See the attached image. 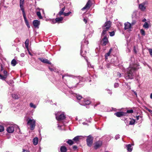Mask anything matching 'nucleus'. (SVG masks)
<instances>
[{
    "mask_svg": "<svg viewBox=\"0 0 152 152\" xmlns=\"http://www.w3.org/2000/svg\"><path fill=\"white\" fill-rule=\"evenodd\" d=\"M93 32L94 31L91 27H90L88 28H86L85 34H84L85 37H86L87 38L91 37L92 36Z\"/></svg>",
    "mask_w": 152,
    "mask_h": 152,
    "instance_id": "9",
    "label": "nucleus"
},
{
    "mask_svg": "<svg viewBox=\"0 0 152 152\" xmlns=\"http://www.w3.org/2000/svg\"><path fill=\"white\" fill-rule=\"evenodd\" d=\"M49 69H50V70L52 72H56V69L54 67L51 68L49 67Z\"/></svg>",
    "mask_w": 152,
    "mask_h": 152,
    "instance_id": "33",
    "label": "nucleus"
},
{
    "mask_svg": "<svg viewBox=\"0 0 152 152\" xmlns=\"http://www.w3.org/2000/svg\"><path fill=\"white\" fill-rule=\"evenodd\" d=\"M83 101L84 103H83V104H82V105L84 106L87 105L86 107L87 108H88V105L91 103V101L88 99H85Z\"/></svg>",
    "mask_w": 152,
    "mask_h": 152,
    "instance_id": "17",
    "label": "nucleus"
},
{
    "mask_svg": "<svg viewBox=\"0 0 152 152\" xmlns=\"http://www.w3.org/2000/svg\"><path fill=\"white\" fill-rule=\"evenodd\" d=\"M38 139L37 137L34 138L33 140V144L36 145L38 144Z\"/></svg>",
    "mask_w": 152,
    "mask_h": 152,
    "instance_id": "24",
    "label": "nucleus"
},
{
    "mask_svg": "<svg viewBox=\"0 0 152 152\" xmlns=\"http://www.w3.org/2000/svg\"><path fill=\"white\" fill-rule=\"evenodd\" d=\"M50 22L51 23H52V24H55L56 23V19H51L50 20Z\"/></svg>",
    "mask_w": 152,
    "mask_h": 152,
    "instance_id": "39",
    "label": "nucleus"
},
{
    "mask_svg": "<svg viewBox=\"0 0 152 152\" xmlns=\"http://www.w3.org/2000/svg\"><path fill=\"white\" fill-rule=\"evenodd\" d=\"M69 93L70 94L73 95V96L77 98V99L78 100H80L82 98V96H81L79 94H77L75 93L72 91H70Z\"/></svg>",
    "mask_w": 152,
    "mask_h": 152,
    "instance_id": "15",
    "label": "nucleus"
},
{
    "mask_svg": "<svg viewBox=\"0 0 152 152\" xmlns=\"http://www.w3.org/2000/svg\"><path fill=\"white\" fill-rule=\"evenodd\" d=\"M33 23L35 28H39V26L40 24V21L38 20H36L33 21Z\"/></svg>",
    "mask_w": 152,
    "mask_h": 152,
    "instance_id": "18",
    "label": "nucleus"
},
{
    "mask_svg": "<svg viewBox=\"0 0 152 152\" xmlns=\"http://www.w3.org/2000/svg\"><path fill=\"white\" fill-rule=\"evenodd\" d=\"M22 152H29L28 150L23 149V151Z\"/></svg>",
    "mask_w": 152,
    "mask_h": 152,
    "instance_id": "63",
    "label": "nucleus"
},
{
    "mask_svg": "<svg viewBox=\"0 0 152 152\" xmlns=\"http://www.w3.org/2000/svg\"><path fill=\"white\" fill-rule=\"evenodd\" d=\"M143 27L145 28H149L148 24V23L147 22H145L144 23L143 26Z\"/></svg>",
    "mask_w": 152,
    "mask_h": 152,
    "instance_id": "36",
    "label": "nucleus"
},
{
    "mask_svg": "<svg viewBox=\"0 0 152 152\" xmlns=\"http://www.w3.org/2000/svg\"><path fill=\"white\" fill-rule=\"evenodd\" d=\"M82 137V136H77L75 137L73 139V140L75 141H78L79 140L81 139V138Z\"/></svg>",
    "mask_w": 152,
    "mask_h": 152,
    "instance_id": "26",
    "label": "nucleus"
},
{
    "mask_svg": "<svg viewBox=\"0 0 152 152\" xmlns=\"http://www.w3.org/2000/svg\"><path fill=\"white\" fill-rule=\"evenodd\" d=\"M11 64L12 66H15L17 64V62L16 60L14 59L12 61Z\"/></svg>",
    "mask_w": 152,
    "mask_h": 152,
    "instance_id": "30",
    "label": "nucleus"
},
{
    "mask_svg": "<svg viewBox=\"0 0 152 152\" xmlns=\"http://www.w3.org/2000/svg\"><path fill=\"white\" fill-rule=\"evenodd\" d=\"M37 15L38 17L40 19L42 18V17L41 15V13L39 11H38L37 12Z\"/></svg>",
    "mask_w": 152,
    "mask_h": 152,
    "instance_id": "31",
    "label": "nucleus"
},
{
    "mask_svg": "<svg viewBox=\"0 0 152 152\" xmlns=\"http://www.w3.org/2000/svg\"><path fill=\"white\" fill-rule=\"evenodd\" d=\"M6 131L8 133H13L14 132L19 133L20 132V129L19 126L15 124L10 125L7 127Z\"/></svg>",
    "mask_w": 152,
    "mask_h": 152,
    "instance_id": "3",
    "label": "nucleus"
},
{
    "mask_svg": "<svg viewBox=\"0 0 152 152\" xmlns=\"http://www.w3.org/2000/svg\"><path fill=\"white\" fill-rule=\"evenodd\" d=\"M91 1L89 0L87 2L85 6L81 10H84L85 9L89 8L91 7Z\"/></svg>",
    "mask_w": 152,
    "mask_h": 152,
    "instance_id": "16",
    "label": "nucleus"
},
{
    "mask_svg": "<svg viewBox=\"0 0 152 152\" xmlns=\"http://www.w3.org/2000/svg\"><path fill=\"white\" fill-rule=\"evenodd\" d=\"M148 50L150 55L152 57V49L151 48L149 49Z\"/></svg>",
    "mask_w": 152,
    "mask_h": 152,
    "instance_id": "51",
    "label": "nucleus"
},
{
    "mask_svg": "<svg viewBox=\"0 0 152 152\" xmlns=\"http://www.w3.org/2000/svg\"><path fill=\"white\" fill-rule=\"evenodd\" d=\"M145 3H143L140 4L139 6V8L142 11H144L146 9V7L145 6Z\"/></svg>",
    "mask_w": 152,
    "mask_h": 152,
    "instance_id": "21",
    "label": "nucleus"
},
{
    "mask_svg": "<svg viewBox=\"0 0 152 152\" xmlns=\"http://www.w3.org/2000/svg\"><path fill=\"white\" fill-rule=\"evenodd\" d=\"M83 42L84 43H85L83 44V42H82V45L81 47V50H80V55L83 57H85L86 54V51L84 50L83 49V47L84 45H86V46H87V45L88 44V41H86L85 40H84Z\"/></svg>",
    "mask_w": 152,
    "mask_h": 152,
    "instance_id": "8",
    "label": "nucleus"
},
{
    "mask_svg": "<svg viewBox=\"0 0 152 152\" xmlns=\"http://www.w3.org/2000/svg\"><path fill=\"white\" fill-rule=\"evenodd\" d=\"M82 124L86 126H88L89 125L86 122H84Z\"/></svg>",
    "mask_w": 152,
    "mask_h": 152,
    "instance_id": "53",
    "label": "nucleus"
},
{
    "mask_svg": "<svg viewBox=\"0 0 152 152\" xmlns=\"http://www.w3.org/2000/svg\"><path fill=\"white\" fill-rule=\"evenodd\" d=\"M133 110H127L126 112H125V113H126V115L127 114V113H133Z\"/></svg>",
    "mask_w": 152,
    "mask_h": 152,
    "instance_id": "42",
    "label": "nucleus"
},
{
    "mask_svg": "<svg viewBox=\"0 0 152 152\" xmlns=\"http://www.w3.org/2000/svg\"><path fill=\"white\" fill-rule=\"evenodd\" d=\"M112 51V49L110 48V50H109V52H108V53H109V54H110L111 52Z\"/></svg>",
    "mask_w": 152,
    "mask_h": 152,
    "instance_id": "62",
    "label": "nucleus"
},
{
    "mask_svg": "<svg viewBox=\"0 0 152 152\" xmlns=\"http://www.w3.org/2000/svg\"><path fill=\"white\" fill-rule=\"evenodd\" d=\"M77 78L79 80V83H77L75 86H72L70 84L68 85L67 86L69 88H75L78 85H80L81 86H80V87L83 86V82L85 81V79L83 77L80 76L77 77Z\"/></svg>",
    "mask_w": 152,
    "mask_h": 152,
    "instance_id": "6",
    "label": "nucleus"
},
{
    "mask_svg": "<svg viewBox=\"0 0 152 152\" xmlns=\"http://www.w3.org/2000/svg\"><path fill=\"white\" fill-rule=\"evenodd\" d=\"M119 85L118 83H115L114 85V86L115 88H117L118 87Z\"/></svg>",
    "mask_w": 152,
    "mask_h": 152,
    "instance_id": "52",
    "label": "nucleus"
},
{
    "mask_svg": "<svg viewBox=\"0 0 152 152\" xmlns=\"http://www.w3.org/2000/svg\"><path fill=\"white\" fill-rule=\"evenodd\" d=\"M4 126L0 125V132H3L4 130Z\"/></svg>",
    "mask_w": 152,
    "mask_h": 152,
    "instance_id": "40",
    "label": "nucleus"
},
{
    "mask_svg": "<svg viewBox=\"0 0 152 152\" xmlns=\"http://www.w3.org/2000/svg\"><path fill=\"white\" fill-rule=\"evenodd\" d=\"M108 42V40L106 36H105L101 41L102 45V46L105 45Z\"/></svg>",
    "mask_w": 152,
    "mask_h": 152,
    "instance_id": "13",
    "label": "nucleus"
},
{
    "mask_svg": "<svg viewBox=\"0 0 152 152\" xmlns=\"http://www.w3.org/2000/svg\"><path fill=\"white\" fill-rule=\"evenodd\" d=\"M87 64L88 67H91L92 68H93V67L91 65V64L90 63L88 62Z\"/></svg>",
    "mask_w": 152,
    "mask_h": 152,
    "instance_id": "54",
    "label": "nucleus"
},
{
    "mask_svg": "<svg viewBox=\"0 0 152 152\" xmlns=\"http://www.w3.org/2000/svg\"><path fill=\"white\" fill-rule=\"evenodd\" d=\"M12 98L15 99H18L19 98L18 96L15 94H12Z\"/></svg>",
    "mask_w": 152,
    "mask_h": 152,
    "instance_id": "32",
    "label": "nucleus"
},
{
    "mask_svg": "<svg viewBox=\"0 0 152 152\" xmlns=\"http://www.w3.org/2000/svg\"><path fill=\"white\" fill-rule=\"evenodd\" d=\"M23 18H24V20L26 24H28V22L26 19V15H23Z\"/></svg>",
    "mask_w": 152,
    "mask_h": 152,
    "instance_id": "37",
    "label": "nucleus"
},
{
    "mask_svg": "<svg viewBox=\"0 0 152 152\" xmlns=\"http://www.w3.org/2000/svg\"><path fill=\"white\" fill-rule=\"evenodd\" d=\"M3 72L4 75L0 74V79L2 80H5L8 75V74L7 72L5 70H3Z\"/></svg>",
    "mask_w": 152,
    "mask_h": 152,
    "instance_id": "12",
    "label": "nucleus"
},
{
    "mask_svg": "<svg viewBox=\"0 0 152 152\" xmlns=\"http://www.w3.org/2000/svg\"><path fill=\"white\" fill-rule=\"evenodd\" d=\"M83 21L85 23H86L87 20L86 19L84 18L83 19Z\"/></svg>",
    "mask_w": 152,
    "mask_h": 152,
    "instance_id": "58",
    "label": "nucleus"
},
{
    "mask_svg": "<svg viewBox=\"0 0 152 152\" xmlns=\"http://www.w3.org/2000/svg\"><path fill=\"white\" fill-rule=\"evenodd\" d=\"M67 142L70 145H72L73 144V141L71 140H68Z\"/></svg>",
    "mask_w": 152,
    "mask_h": 152,
    "instance_id": "35",
    "label": "nucleus"
},
{
    "mask_svg": "<svg viewBox=\"0 0 152 152\" xmlns=\"http://www.w3.org/2000/svg\"><path fill=\"white\" fill-rule=\"evenodd\" d=\"M106 91H108V94H110V95L112 94V92L111 91H110V90H109L108 89H106Z\"/></svg>",
    "mask_w": 152,
    "mask_h": 152,
    "instance_id": "49",
    "label": "nucleus"
},
{
    "mask_svg": "<svg viewBox=\"0 0 152 152\" xmlns=\"http://www.w3.org/2000/svg\"><path fill=\"white\" fill-rule=\"evenodd\" d=\"M56 120L59 121L58 124V128L59 129H64L65 126V123L62 121L64 120L66 118L65 113L63 112H58L55 114Z\"/></svg>",
    "mask_w": 152,
    "mask_h": 152,
    "instance_id": "2",
    "label": "nucleus"
},
{
    "mask_svg": "<svg viewBox=\"0 0 152 152\" xmlns=\"http://www.w3.org/2000/svg\"><path fill=\"white\" fill-rule=\"evenodd\" d=\"M124 29L125 30L131 28V24L127 22L124 23Z\"/></svg>",
    "mask_w": 152,
    "mask_h": 152,
    "instance_id": "22",
    "label": "nucleus"
},
{
    "mask_svg": "<svg viewBox=\"0 0 152 152\" xmlns=\"http://www.w3.org/2000/svg\"><path fill=\"white\" fill-rule=\"evenodd\" d=\"M20 10L22 12L23 16L26 15L24 9L23 5H20Z\"/></svg>",
    "mask_w": 152,
    "mask_h": 152,
    "instance_id": "27",
    "label": "nucleus"
},
{
    "mask_svg": "<svg viewBox=\"0 0 152 152\" xmlns=\"http://www.w3.org/2000/svg\"><path fill=\"white\" fill-rule=\"evenodd\" d=\"M139 12L136 10L133 12L132 17L133 18H137L138 17Z\"/></svg>",
    "mask_w": 152,
    "mask_h": 152,
    "instance_id": "19",
    "label": "nucleus"
},
{
    "mask_svg": "<svg viewBox=\"0 0 152 152\" xmlns=\"http://www.w3.org/2000/svg\"><path fill=\"white\" fill-rule=\"evenodd\" d=\"M114 115L117 117H120L122 116H126V113H125L123 112H117L115 113Z\"/></svg>",
    "mask_w": 152,
    "mask_h": 152,
    "instance_id": "14",
    "label": "nucleus"
},
{
    "mask_svg": "<svg viewBox=\"0 0 152 152\" xmlns=\"http://www.w3.org/2000/svg\"><path fill=\"white\" fill-rule=\"evenodd\" d=\"M108 32L110 33V36H113L115 35V32L114 31L111 32Z\"/></svg>",
    "mask_w": 152,
    "mask_h": 152,
    "instance_id": "44",
    "label": "nucleus"
},
{
    "mask_svg": "<svg viewBox=\"0 0 152 152\" xmlns=\"http://www.w3.org/2000/svg\"><path fill=\"white\" fill-rule=\"evenodd\" d=\"M27 121L28 125L29 126L31 130H33L35 126V121L34 119L31 118H28Z\"/></svg>",
    "mask_w": 152,
    "mask_h": 152,
    "instance_id": "7",
    "label": "nucleus"
},
{
    "mask_svg": "<svg viewBox=\"0 0 152 152\" xmlns=\"http://www.w3.org/2000/svg\"><path fill=\"white\" fill-rule=\"evenodd\" d=\"M110 54H109L108 53H106L105 55V57L106 59H107V57L110 55Z\"/></svg>",
    "mask_w": 152,
    "mask_h": 152,
    "instance_id": "47",
    "label": "nucleus"
},
{
    "mask_svg": "<svg viewBox=\"0 0 152 152\" xmlns=\"http://www.w3.org/2000/svg\"><path fill=\"white\" fill-rule=\"evenodd\" d=\"M39 60L43 63H47L48 64H51V63L47 59L43 58H39Z\"/></svg>",
    "mask_w": 152,
    "mask_h": 152,
    "instance_id": "20",
    "label": "nucleus"
},
{
    "mask_svg": "<svg viewBox=\"0 0 152 152\" xmlns=\"http://www.w3.org/2000/svg\"><path fill=\"white\" fill-rule=\"evenodd\" d=\"M24 0H20V5H24Z\"/></svg>",
    "mask_w": 152,
    "mask_h": 152,
    "instance_id": "48",
    "label": "nucleus"
},
{
    "mask_svg": "<svg viewBox=\"0 0 152 152\" xmlns=\"http://www.w3.org/2000/svg\"><path fill=\"white\" fill-rule=\"evenodd\" d=\"M62 78L63 79H69V77L68 75H62Z\"/></svg>",
    "mask_w": 152,
    "mask_h": 152,
    "instance_id": "38",
    "label": "nucleus"
},
{
    "mask_svg": "<svg viewBox=\"0 0 152 152\" xmlns=\"http://www.w3.org/2000/svg\"><path fill=\"white\" fill-rule=\"evenodd\" d=\"M135 120L134 119L131 120L129 122V124L131 125H133L135 124Z\"/></svg>",
    "mask_w": 152,
    "mask_h": 152,
    "instance_id": "34",
    "label": "nucleus"
},
{
    "mask_svg": "<svg viewBox=\"0 0 152 152\" xmlns=\"http://www.w3.org/2000/svg\"><path fill=\"white\" fill-rule=\"evenodd\" d=\"M20 56L21 57H24L25 56V54L24 53H21L20 55Z\"/></svg>",
    "mask_w": 152,
    "mask_h": 152,
    "instance_id": "61",
    "label": "nucleus"
},
{
    "mask_svg": "<svg viewBox=\"0 0 152 152\" xmlns=\"http://www.w3.org/2000/svg\"><path fill=\"white\" fill-rule=\"evenodd\" d=\"M61 152H66L67 151L66 148L64 146H62L60 149Z\"/></svg>",
    "mask_w": 152,
    "mask_h": 152,
    "instance_id": "28",
    "label": "nucleus"
},
{
    "mask_svg": "<svg viewBox=\"0 0 152 152\" xmlns=\"http://www.w3.org/2000/svg\"><path fill=\"white\" fill-rule=\"evenodd\" d=\"M55 19L56 23H59L63 20V18L62 17H57Z\"/></svg>",
    "mask_w": 152,
    "mask_h": 152,
    "instance_id": "25",
    "label": "nucleus"
},
{
    "mask_svg": "<svg viewBox=\"0 0 152 152\" xmlns=\"http://www.w3.org/2000/svg\"><path fill=\"white\" fill-rule=\"evenodd\" d=\"M63 5L62 4H61L60 5V8H61V7H63L61 10L56 15V17H58L59 16H61L62 15H63L65 16H69L70 14L71 13V12H69L67 13L64 12V11L65 10V6L63 7L62 6Z\"/></svg>",
    "mask_w": 152,
    "mask_h": 152,
    "instance_id": "5",
    "label": "nucleus"
},
{
    "mask_svg": "<svg viewBox=\"0 0 152 152\" xmlns=\"http://www.w3.org/2000/svg\"><path fill=\"white\" fill-rule=\"evenodd\" d=\"M142 117L141 116H138L136 117V120H138L140 119V118H141Z\"/></svg>",
    "mask_w": 152,
    "mask_h": 152,
    "instance_id": "57",
    "label": "nucleus"
},
{
    "mask_svg": "<svg viewBox=\"0 0 152 152\" xmlns=\"http://www.w3.org/2000/svg\"><path fill=\"white\" fill-rule=\"evenodd\" d=\"M27 26V27H28V28H30V26L29 24V23H28V24H26Z\"/></svg>",
    "mask_w": 152,
    "mask_h": 152,
    "instance_id": "64",
    "label": "nucleus"
},
{
    "mask_svg": "<svg viewBox=\"0 0 152 152\" xmlns=\"http://www.w3.org/2000/svg\"><path fill=\"white\" fill-rule=\"evenodd\" d=\"M117 75L118 77H120L122 76V75L119 72H118L117 73Z\"/></svg>",
    "mask_w": 152,
    "mask_h": 152,
    "instance_id": "50",
    "label": "nucleus"
},
{
    "mask_svg": "<svg viewBox=\"0 0 152 152\" xmlns=\"http://www.w3.org/2000/svg\"><path fill=\"white\" fill-rule=\"evenodd\" d=\"M77 148V147L76 145H74L73 147V148L74 150H75Z\"/></svg>",
    "mask_w": 152,
    "mask_h": 152,
    "instance_id": "59",
    "label": "nucleus"
},
{
    "mask_svg": "<svg viewBox=\"0 0 152 152\" xmlns=\"http://www.w3.org/2000/svg\"><path fill=\"white\" fill-rule=\"evenodd\" d=\"M132 91L133 92L134 94L136 95V97H137V92H136L135 91H134L133 90H132Z\"/></svg>",
    "mask_w": 152,
    "mask_h": 152,
    "instance_id": "60",
    "label": "nucleus"
},
{
    "mask_svg": "<svg viewBox=\"0 0 152 152\" xmlns=\"http://www.w3.org/2000/svg\"><path fill=\"white\" fill-rule=\"evenodd\" d=\"M140 32L142 35L144 36L145 35V31L143 29H141Z\"/></svg>",
    "mask_w": 152,
    "mask_h": 152,
    "instance_id": "45",
    "label": "nucleus"
},
{
    "mask_svg": "<svg viewBox=\"0 0 152 152\" xmlns=\"http://www.w3.org/2000/svg\"><path fill=\"white\" fill-rule=\"evenodd\" d=\"M111 22L110 21H107L105 23L102 27L103 31L102 35L104 36L107 34V31L111 26Z\"/></svg>",
    "mask_w": 152,
    "mask_h": 152,
    "instance_id": "4",
    "label": "nucleus"
},
{
    "mask_svg": "<svg viewBox=\"0 0 152 152\" xmlns=\"http://www.w3.org/2000/svg\"><path fill=\"white\" fill-rule=\"evenodd\" d=\"M136 23V21L135 20H133L132 22L131 23V26L134 25Z\"/></svg>",
    "mask_w": 152,
    "mask_h": 152,
    "instance_id": "55",
    "label": "nucleus"
},
{
    "mask_svg": "<svg viewBox=\"0 0 152 152\" xmlns=\"http://www.w3.org/2000/svg\"><path fill=\"white\" fill-rule=\"evenodd\" d=\"M110 3L112 4H115L116 3V0H111L110 1Z\"/></svg>",
    "mask_w": 152,
    "mask_h": 152,
    "instance_id": "41",
    "label": "nucleus"
},
{
    "mask_svg": "<svg viewBox=\"0 0 152 152\" xmlns=\"http://www.w3.org/2000/svg\"><path fill=\"white\" fill-rule=\"evenodd\" d=\"M93 138L91 135L87 137L86 139V142L87 145L89 147H91L93 144Z\"/></svg>",
    "mask_w": 152,
    "mask_h": 152,
    "instance_id": "10",
    "label": "nucleus"
},
{
    "mask_svg": "<svg viewBox=\"0 0 152 152\" xmlns=\"http://www.w3.org/2000/svg\"><path fill=\"white\" fill-rule=\"evenodd\" d=\"M100 104V102H95L94 104V107H96L99 104Z\"/></svg>",
    "mask_w": 152,
    "mask_h": 152,
    "instance_id": "46",
    "label": "nucleus"
},
{
    "mask_svg": "<svg viewBox=\"0 0 152 152\" xmlns=\"http://www.w3.org/2000/svg\"><path fill=\"white\" fill-rule=\"evenodd\" d=\"M134 144H128L126 145L127 150L128 151L131 152L132 150V145H133Z\"/></svg>",
    "mask_w": 152,
    "mask_h": 152,
    "instance_id": "23",
    "label": "nucleus"
},
{
    "mask_svg": "<svg viewBox=\"0 0 152 152\" xmlns=\"http://www.w3.org/2000/svg\"><path fill=\"white\" fill-rule=\"evenodd\" d=\"M137 67L134 64L132 66L130 65L126 70L124 75L125 78L126 80L133 79L136 74L137 70L139 68Z\"/></svg>",
    "mask_w": 152,
    "mask_h": 152,
    "instance_id": "1",
    "label": "nucleus"
},
{
    "mask_svg": "<svg viewBox=\"0 0 152 152\" xmlns=\"http://www.w3.org/2000/svg\"><path fill=\"white\" fill-rule=\"evenodd\" d=\"M30 106L31 107L34 108H35L36 107V106L32 103L30 104Z\"/></svg>",
    "mask_w": 152,
    "mask_h": 152,
    "instance_id": "43",
    "label": "nucleus"
},
{
    "mask_svg": "<svg viewBox=\"0 0 152 152\" xmlns=\"http://www.w3.org/2000/svg\"><path fill=\"white\" fill-rule=\"evenodd\" d=\"M119 138V134H117L115 136V139L117 140Z\"/></svg>",
    "mask_w": 152,
    "mask_h": 152,
    "instance_id": "56",
    "label": "nucleus"
},
{
    "mask_svg": "<svg viewBox=\"0 0 152 152\" xmlns=\"http://www.w3.org/2000/svg\"><path fill=\"white\" fill-rule=\"evenodd\" d=\"M25 44L26 48L27 49V50H28L29 45V40L28 39H27L26 40L25 42Z\"/></svg>",
    "mask_w": 152,
    "mask_h": 152,
    "instance_id": "29",
    "label": "nucleus"
},
{
    "mask_svg": "<svg viewBox=\"0 0 152 152\" xmlns=\"http://www.w3.org/2000/svg\"><path fill=\"white\" fill-rule=\"evenodd\" d=\"M102 145V142L101 141H98L94 144V148L95 149H97L100 148Z\"/></svg>",
    "mask_w": 152,
    "mask_h": 152,
    "instance_id": "11",
    "label": "nucleus"
}]
</instances>
